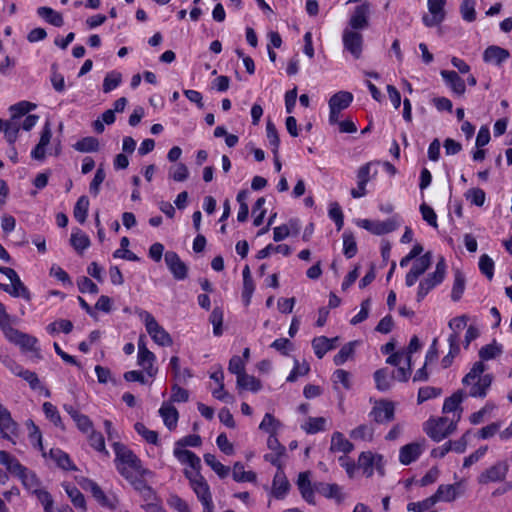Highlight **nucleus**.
Here are the masks:
<instances>
[{
  "label": "nucleus",
  "mask_w": 512,
  "mask_h": 512,
  "mask_svg": "<svg viewBox=\"0 0 512 512\" xmlns=\"http://www.w3.org/2000/svg\"><path fill=\"white\" fill-rule=\"evenodd\" d=\"M0 328L5 338L26 351L37 350V339L29 334L23 333L11 325V317L6 312L5 306L0 302Z\"/></svg>",
  "instance_id": "nucleus-1"
},
{
  "label": "nucleus",
  "mask_w": 512,
  "mask_h": 512,
  "mask_svg": "<svg viewBox=\"0 0 512 512\" xmlns=\"http://www.w3.org/2000/svg\"><path fill=\"white\" fill-rule=\"evenodd\" d=\"M112 447L117 471L131 484H134V470L139 469L140 459L131 449L120 442H114Z\"/></svg>",
  "instance_id": "nucleus-2"
},
{
  "label": "nucleus",
  "mask_w": 512,
  "mask_h": 512,
  "mask_svg": "<svg viewBox=\"0 0 512 512\" xmlns=\"http://www.w3.org/2000/svg\"><path fill=\"white\" fill-rule=\"evenodd\" d=\"M485 370V365L482 361L474 363L471 370L464 376L462 383L464 385H471L469 395L471 397L484 398L487 390L491 386L492 376L490 374L482 375Z\"/></svg>",
  "instance_id": "nucleus-3"
},
{
  "label": "nucleus",
  "mask_w": 512,
  "mask_h": 512,
  "mask_svg": "<svg viewBox=\"0 0 512 512\" xmlns=\"http://www.w3.org/2000/svg\"><path fill=\"white\" fill-rule=\"evenodd\" d=\"M460 418V413L454 415L452 419L448 417L430 418L424 423L423 430L431 439L439 442L456 430Z\"/></svg>",
  "instance_id": "nucleus-4"
},
{
  "label": "nucleus",
  "mask_w": 512,
  "mask_h": 512,
  "mask_svg": "<svg viewBox=\"0 0 512 512\" xmlns=\"http://www.w3.org/2000/svg\"><path fill=\"white\" fill-rule=\"evenodd\" d=\"M135 313L143 321L147 333L156 344L163 347H168L173 344L170 334L157 322L150 312L141 308H135Z\"/></svg>",
  "instance_id": "nucleus-5"
},
{
  "label": "nucleus",
  "mask_w": 512,
  "mask_h": 512,
  "mask_svg": "<svg viewBox=\"0 0 512 512\" xmlns=\"http://www.w3.org/2000/svg\"><path fill=\"white\" fill-rule=\"evenodd\" d=\"M446 271V261L444 257L441 256L436 264L435 271L429 273L419 282L416 295V301L418 303L422 302L430 291H432L435 287L443 282L446 276Z\"/></svg>",
  "instance_id": "nucleus-6"
},
{
  "label": "nucleus",
  "mask_w": 512,
  "mask_h": 512,
  "mask_svg": "<svg viewBox=\"0 0 512 512\" xmlns=\"http://www.w3.org/2000/svg\"><path fill=\"white\" fill-rule=\"evenodd\" d=\"M184 473L189 479L190 486L202 506H214L210 487L206 479L199 472L192 473L186 470Z\"/></svg>",
  "instance_id": "nucleus-7"
},
{
  "label": "nucleus",
  "mask_w": 512,
  "mask_h": 512,
  "mask_svg": "<svg viewBox=\"0 0 512 512\" xmlns=\"http://www.w3.org/2000/svg\"><path fill=\"white\" fill-rule=\"evenodd\" d=\"M353 98V94L348 91H339L330 97L328 101V122L330 125H336V123H338L341 112L351 105Z\"/></svg>",
  "instance_id": "nucleus-8"
},
{
  "label": "nucleus",
  "mask_w": 512,
  "mask_h": 512,
  "mask_svg": "<svg viewBox=\"0 0 512 512\" xmlns=\"http://www.w3.org/2000/svg\"><path fill=\"white\" fill-rule=\"evenodd\" d=\"M359 225L375 235H383L395 231L400 226V218L397 215L384 221L363 219Z\"/></svg>",
  "instance_id": "nucleus-9"
},
{
  "label": "nucleus",
  "mask_w": 512,
  "mask_h": 512,
  "mask_svg": "<svg viewBox=\"0 0 512 512\" xmlns=\"http://www.w3.org/2000/svg\"><path fill=\"white\" fill-rule=\"evenodd\" d=\"M357 466L363 470L366 477L373 475L374 467L381 475H384L383 457L379 454H373L370 451L362 452L358 457Z\"/></svg>",
  "instance_id": "nucleus-10"
},
{
  "label": "nucleus",
  "mask_w": 512,
  "mask_h": 512,
  "mask_svg": "<svg viewBox=\"0 0 512 512\" xmlns=\"http://www.w3.org/2000/svg\"><path fill=\"white\" fill-rule=\"evenodd\" d=\"M464 492L465 488L463 481H458L454 484L440 485L435 494L432 495V498L435 500V503L439 501L452 502L463 495Z\"/></svg>",
  "instance_id": "nucleus-11"
},
{
  "label": "nucleus",
  "mask_w": 512,
  "mask_h": 512,
  "mask_svg": "<svg viewBox=\"0 0 512 512\" xmlns=\"http://www.w3.org/2000/svg\"><path fill=\"white\" fill-rule=\"evenodd\" d=\"M344 49L348 51L354 59H359L363 51V36L361 33L353 30H344L343 36Z\"/></svg>",
  "instance_id": "nucleus-12"
},
{
  "label": "nucleus",
  "mask_w": 512,
  "mask_h": 512,
  "mask_svg": "<svg viewBox=\"0 0 512 512\" xmlns=\"http://www.w3.org/2000/svg\"><path fill=\"white\" fill-rule=\"evenodd\" d=\"M447 0H427L430 15L423 16V23L427 27L439 25L445 19V4Z\"/></svg>",
  "instance_id": "nucleus-13"
},
{
  "label": "nucleus",
  "mask_w": 512,
  "mask_h": 512,
  "mask_svg": "<svg viewBox=\"0 0 512 512\" xmlns=\"http://www.w3.org/2000/svg\"><path fill=\"white\" fill-rule=\"evenodd\" d=\"M167 268L176 280H184L188 276V267L174 251H167L164 255Z\"/></svg>",
  "instance_id": "nucleus-14"
},
{
  "label": "nucleus",
  "mask_w": 512,
  "mask_h": 512,
  "mask_svg": "<svg viewBox=\"0 0 512 512\" xmlns=\"http://www.w3.org/2000/svg\"><path fill=\"white\" fill-rule=\"evenodd\" d=\"M395 407L391 401L382 400L373 406L370 417L377 423H386L394 419Z\"/></svg>",
  "instance_id": "nucleus-15"
},
{
  "label": "nucleus",
  "mask_w": 512,
  "mask_h": 512,
  "mask_svg": "<svg viewBox=\"0 0 512 512\" xmlns=\"http://www.w3.org/2000/svg\"><path fill=\"white\" fill-rule=\"evenodd\" d=\"M508 472V465L506 462H497L493 466L483 471L479 477L480 484H488L490 482L502 481Z\"/></svg>",
  "instance_id": "nucleus-16"
},
{
  "label": "nucleus",
  "mask_w": 512,
  "mask_h": 512,
  "mask_svg": "<svg viewBox=\"0 0 512 512\" xmlns=\"http://www.w3.org/2000/svg\"><path fill=\"white\" fill-rule=\"evenodd\" d=\"M424 448V441L413 442L402 446L399 451V461L403 465L411 464L420 457Z\"/></svg>",
  "instance_id": "nucleus-17"
},
{
  "label": "nucleus",
  "mask_w": 512,
  "mask_h": 512,
  "mask_svg": "<svg viewBox=\"0 0 512 512\" xmlns=\"http://www.w3.org/2000/svg\"><path fill=\"white\" fill-rule=\"evenodd\" d=\"M52 138V131L49 122H46L42 128L40 140L35 148L31 151V157L35 160L42 161L46 155V147L49 145Z\"/></svg>",
  "instance_id": "nucleus-18"
},
{
  "label": "nucleus",
  "mask_w": 512,
  "mask_h": 512,
  "mask_svg": "<svg viewBox=\"0 0 512 512\" xmlns=\"http://www.w3.org/2000/svg\"><path fill=\"white\" fill-rule=\"evenodd\" d=\"M337 341H338V337H334V338H327L326 336L315 337L312 340V347H313L315 355L319 359H322L328 351L336 348Z\"/></svg>",
  "instance_id": "nucleus-19"
},
{
  "label": "nucleus",
  "mask_w": 512,
  "mask_h": 512,
  "mask_svg": "<svg viewBox=\"0 0 512 512\" xmlns=\"http://www.w3.org/2000/svg\"><path fill=\"white\" fill-rule=\"evenodd\" d=\"M441 76L451 90L458 95L465 93L466 87L464 80L455 71L442 70Z\"/></svg>",
  "instance_id": "nucleus-20"
},
{
  "label": "nucleus",
  "mask_w": 512,
  "mask_h": 512,
  "mask_svg": "<svg viewBox=\"0 0 512 512\" xmlns=\"http://www.w3.org/2000/svg\"><path fill=\"white\" fill-rule=\"evenodd\" d=\"M156 361V356L149 349H145L138 353L137 363L139 366L143 368L146 374L150 377H155L158 372V369L154 366Z\"/></svg>",
  "instance_id": "nucleus-21"
},
{
  "label": "nucleus",
  "mask_w": 512,
  "mask_h": 512,
  "mask_svg": "<svg viewBox=\"0 0 512 512\" xmlns=\"http://www.w3.org/2000/svg\"><path fill=\"white\" fill-rule=\"evenodd\" d=\"M159 414L162 417L165 426L170 431L176 428L179 414L177 409L171 403L163 402L159 409Z\"/></svg>",
  "instance_id": "nucleus-22"
},
{
  "label": "nucleus",
  "mask_w": 512,
  "mask_h": 512,
  "mask_svg": "<svg viewBox=\"0 0 512 512\" xmlns=\"http://www.w3.org/2000/svg\"><path fill=\"white\" fill-rule=\"evenodd\" d=\"M369 4L363 3L357 6L350 18V26L353 29H364L368 26Z\"/></svg>",
  "instance_id": "nucleus-23"
},
{
  "label": "nucleus",
  "mask_w": 512,
  "mask_h": 512,
  "mask_svg": "<svg viewBox=\"0 0 512 512\" xmlns=\"http://www.w3.org/2000/svg\"><path fill=\"white\" fill-rule=\"evenodd\" d=\"M509 57L510 53L508 50L494 45L486 48V50L483 53V60L485 62L494 63L496 65H501Z\"/></svg>",
  "instance_id": "nucleus-24"
},
{
  "label": "nucleus",
  "mask_w": 512,
  "mask_h": 512,
  "mask_svg": "<svg viewBox=\"0 0 512 512\" xmlns=\"http://www.w3.org/2000/svg\"><path fill=\"white\" fill-rule=\"evenodd\" d=\"M0 426L12 439L18 436V425L12 419L10 412L2 404H0Z\"/></svg>",
  "instance_id": "nucleus-25"
},
{
  "label": "nucleus",
  "mask_w": 512,
  "mask_h": 512,
  "mask_svg": "<svg viewBox=\"0 0 512 512\" xmlns=\"http://www.w3.org/2000/svg\"><path fill=\"white\" fill-rule=\"evenodd\" d=\"M173 454L181 464H187L192 469L196 470V472L199 471L201 467V460L194 452L186 449L174 448Z\"/></svg>",
  "instance_id": "nucleus-26"
},
{
  "label": "nucleus",
  "mask_w": 512,
  "mask_h": 512,
  "mask_svg": "<svg viewBox=\"0 0 512 512\" xmlns=\"http://www.w3.org/2000/svg\"><path fill=\"white\" fill-rule=\"evenodd\" d=\"M62 486L74 507L85 512L87 510L86 500L81 491L69 483H64Z\"/></svg>",
  "instance_id": "nucleus-27"
},
{
  "label": "nucleus",
  "mask_w": 512,
  "mask_h": 512,
  "mask_svg": "<svg viewBox=\"0 0 512 512\" xmlns=\"http://www.w3.org/2000/svg\"><path fill=\"white\" fill-rule=\"evenodd\" d=\"M289 482L282 471H277L273 478L272 495L277 499H283L289 490Z\"/></svg>",
  "instance_id": "nucleus-28"
},
{
  "label": "nucleus",
  "mask_w": 512,
  "mask_h": 512,
  "mask_svg": "<svg viewBox=\"0 0 512 512\" xmlns=\"http://www.w3.org/2000/svg\"><path fill=\"white\" fill-rule=\"evenodd\" d=\"M314 489L326 498L335 499L338 503L343 500L341 489L337 484L319 482L314 485Z\"/></svg>",
  "instance_id": "nucleus-29"
},
{
  "label": "nucleus",
  "mask_w": 512,
  "mask_h": 512,
  "mask_svg": "<svg viewBox=\"0 0 512 512\" xmlns=\"http://www.w3.org/2000/svg\"><path fill=\"white\" fill-rule=\"evenodd\" d=\"M298 488L302 497L310 504H314V489L311 486L308 472H302L298 476Z\"/></svg>",
  "instance_id": "nucleus-30"
},
{
  "label": "nucleus",
  "mask_w": 512,
  "mask_h": 512,
  "mask_svg": "<svg viewBox=\"0 0 512 512\" xmlns=\"http://www.w3.org/2000/svg\"><path fill=\"white\" fill-rule=\"evenodd\" d=\"M354 445L347 440L341 432H334L331 437L330 450L332 452H343L345 454L353 451Z\"/></svg>",
  "instance_id": "nucleus-31"
},
{
  "label": "nucleus",
  "mask_w": 512,
  "mask_h": 512,
  "mask_svg": "<svg viewBox=\"0 0 512 512\" xmlns=\"http://www.w3.org/2000/svg\"><path fill=\"white\" fill-rule=\"evenodd\" d=\"M17 477L21 480L23 486L30 492L35 493L40 489L41 482L37 475L33 471L27 469L25 466L23 467V471H21Z\"/></svg>",
  "instance_id": "nucleus-32"
},
{
  "label": "nucleus",
  "mask_w": 512,
  "mask_h": 512,
  "mask_svg": "<svg viewBox=\"0 0 512 512\" xmlns=\"http://www.w3.org/2000/svg\"><path fill=\"white\" fill-rule=\"evenodd\" d=\"M37 14L39 17L44 19L47 23L55 26L61 27L64 25V19L61 13L55 11L54 9L46 6H41L37 9Z\"/></svg>",
  "instance_id": "nucleus-33"
},
{
  "label": "nucleus",
  "mask_w": 512,
  "mask_h": 512,
  "mask_svg": "<svg viewBox=\"0 0 512 512\" xmlns=\"http://www.w3.org/2000/svg\"><path fill=\"white\" fill-rule=\"evenodd\" d=\"M0 464L5 466L7 471L15 476L23 471V465L11 454L1 450L0 451Z\"/></svg>",
  "instance_id": "nucleus-34"
},
{
  "label": "nucleus",
  "mask_w": 512,
  "mask_h": 512,
  "mask_svg": "<svg viewBox=\"0 0 512 512\" xmlns=\"http://www.w3.org/2000/svg\"><path fill=\"white\" fill-rule=\"evenodd\" d=\"M70 243L78 253H82L90 246V239L83 231L77 228L72 231Z\"/></svg>",
  "instance_id": "nucleus-35"
},
{
  "label": "nucleus",
  "mask_w": 512,
  "mask_h": 512,
  "mask_svg": "<svg viewBox=\"0 0 512 512\" xmlns=\"http://www.w3.org/2000/svg\"><path fill=\"white\" fill-rule=\"evenodd\" d=\"M465 275L459 269L454 270V282L451 291V298L453 301H459L465 290Z\"/></svg>",
  "instance_id": "nucleus-36"
},
{
  "label": "nucleus",
  "mask_w": 512,
  "mask_h": 512,
  "mask_svg": "<svg viewBox=\"0 0 512 512\" xmlns=\"http://www.w3.org/2000/svg\"><path fill=\"white\" fill-rule=\"evenodd\" d=\"M237 386L240 389L250 390L252 392H257L262 387L259 379L247 373H243L237 377Z\"/></svg>",
  "instance_id": "nucleus-37"
},
{
  "label": "nucleus",
  "mask_w": 512,
  "mask_h": 512,
  "mask_svg": "<svg viewBox=\"0 0 512 512\" xmlns=\"http://www.w3.org/2000/svg\"><path fill=\"white\" fill-rule=\"evenodd\" d=\"M377 163L368 162L362 165L357 171V184L365 185L369 182L372 177H375L378 173L375 166Z\"/></svg>",
  "instance_id": "nucleus-38"
},
{
  "label": "nucleus",
  "mask_w": 512,
  "mask_h": 512,
  "mask_svg": "<svg viewBox=\"0 0 512 512\" xmlns=\"http://www.w3.org/2000/svg\"><path fill=\"white\" fill-rule=\"evenodd\" d=\"M169 366L172 369L174 378L178 382L185 383L189 378L193 376L189 368H184L183 370H180V359L177 356L171 357Z\"/></svg>",
  "instance_id": "nucleus-39"
},
{
  "label": "nucleus",
  "mask_w": 512,
  "mask_h": 512,
  "mask_svg": "<svg viewBox=\"0 0 512 512\" xmlns=\"http://www.w3.org/2000/svg\"><path fill=\"white\" fill-rule=\"evenodd\" d=\"M49 456L57 463L58 467L64 470H76L69 455L60 449H51Z\"/></svg>",
  "instance_id": "nucleus-40"
},
{
  "label": "nucleus",
  "mask_w": 512,
  "mask_h": 512,
  "mask_svg": "<svg viewBox=\"0 0 512 512\" xmlns=\"http://www.w3.org/2000/svg\"><path fill=\"white\" fill-rule=\"evenodd\" d=\"M326 422L324 417H309L301 428L308 434H315L326 429Z\"/></svg>",
  "instance_id": "nucleus-41"
},
{
  "label": "nucleus",
  "mask_w": 512,
  "mask_h": 512,
  "mask_svg": "<svg viewBox=\"0 0 512 512\" xmlns=\"http://www.w3.org/2000/svg\"><path fill=\"white\" fill-rule=\"evenodd\" d=\"M204 461L220 478H225L229 475L230 468L219 462L215 455L206 453Z\"/></svg>",
  "instance_id": "nucleus-42"
},
{
  "label": "nucleus",
  "mask_w": 512,
  "mask_h": 512,
  "mask_svg": "<svg viewBox=\"0 0 512 512\" xmlns=\"http://www.w3.org/2000/svg\"><path fill=\"white\" fill-rule=\"evenodd\" d=\"M20 128L21 122L17 121L16 119L10 118L9 120L5 121L3 132L5 139L10 145H13L16 142Z\"/></svg>",
  "instance_id": "nucleus-43"
},
{
  "label": "nucleus",
  "mask_w": 512,
  "mask_h": 512,
  "mask_svg": "<svg viewBox=\"0 0 512 512\" xmlns=\"http://www.w3.org/2000/svg\"><path fill=\"white\" fill-rule=\"evenodd\" d=\"M88 209H89L88 197L85 195L79 197L74 206V209H73L74 218L79 223L83 224L86 221Z\"/></svg>",
  "instance_id": "nucleus-44"
},
{
  "label": "nucleus",
  "mask_w": 512,
  "mask_h": 512,
  "mask_svg": "<svg viewBox=\"0 0 512 512\" xmlns=\"http://www.w3.org/2000/svg\"><path fill=\"white\" fill-rule=\"evenodd\" d=\"M73 148L76 151L83 153L96 152L99 150V141L95 137L89 136L84 137L81 140L77 141Z\"/></svg>",
  "instance_id": "nucleus-45"
},
{
  "label": "nucleus",
  "mask_w": 512,
  "mask_h": 512,
  "mask_svg": "<svg viewBox=\"0 0 512 512\" xmlns=\"http://www.w3.org/2000/svg\"><path fill=\"white\" fill-rule=\"evenodd\" d=\"M232 477L236 482H254L256 480V474L252 471H245L241 462L234 464Z\"/></svg>",
  "instance_id": "nucleus-46"
},
{
  "label": "nucleus",
  "mask_w": 512,
  "mask_h": 512,
  "mask_svg": "<svg viewBox=\"0 0 512 512\" xmlns=\"http://www.w3.org/2000/svg\"><path fill=\"white\" fill-rule=\"evenodd\" d=\"M36 108V104L28 101H20L12 106L9 110L12 113L11 118L20 121L21 117L29 113L31 110Z\"/></svg>",
  "instance_id": "nucleus-47"
},
{
  "label": "nucleus",
  "mask_w": 512,
  "mask_h": 512,
  "mask_svg": "<svg viewBox=\"0 0 512 512\" xmlns=\"http://www.w3.org/2000/svg\"><path fill=\"white\" fill-rule=\"evenodd\" d=\"M9 294L13 297H21L26 301L31 300V293L23 284L19 276L12 281Z\"/></svg>",
  "instance_id": "nucleus-48"
},
{
  "label": "nucleus",
  "mask_w": 512,
  "mask_h": 512,
  "mask_svg": "<svg viewBox=\"0 0 512 512\" xmlns=\"http://www.w3.org/2000/svg\"><path fill=\"white\" fill-rule=\"evenodd\" d=\"M356 341L345 344L339 352L334 356V364L337 366L343 365L355 352Z\"/></svg>",
  "instance_id": "nucleus-49"
},
{
  "label": "nucleus",
  "mask_w": 512,
  "mask_h": 512,
  "mask_svg": "<svg viewBox=\"0 0 512 512\" xmlns=\"http://www.w3.org/2000/svg\"><path fill=\"white\" fill-rule=\"evenodd\" d=\"M281 423L270 413H266L262 419L259 429L268 433L269 435L277 434Z\"/></svg>",
  "instance_id": "nucleus-50"
},
{
  "label": "nucleus",
  "mask_w": 512,
  "mask_h": 512,
  "mask_svg": "<svg viewBox=\"0 0 512 512\" xmlns=\"http://www.w3.org/2000/svg\"><path fill=\"white\" fill-rule=\"evenodd\" d=\"M122 82V75L118 71H110L103 80V92L109 93L116 89Z\"/></svg>",
  "instance_id": "nucleus-51"
},
{
  "label": "nucleus",
  "mask_w": 512,
  "mask_h": 512,
  "mask_svg": "<svg viewBox=\"0 0 512 512\" xmlns=\"http://www.w3.org/2000/svg\"><path fill=\"white\" fill-rule=\"evenodd\" d=\"M373 435L374 428L366 424L359 425L350 432V437L354 440L371 441Z\"/></svg>",
  "instance_id": "nucleus-52"
},
{
  "label": "nucleus",
  "mask_w": 512,
  "mask_h": 512,
  "mask_svg": "<svg viewBox=\"0 0 512 512\" xmlns=\"http://www.w3.org/2000/svg\"><path fill=\"white\" fill-rule=\"evenodd\" d=\"M27 426L29 428L30 441L32 442L34 447L38 448L42 452V456L46 457V452L44 451L43 444H42V435H41V432H40L38 426H36L34 424V422L31 420L29 422H27Z\"/></svg>",
  "instance_id": "nucleus-53"
},
{
  "label": "nucleus",
  "mask_w": 512,
  "mask_h": 512,
  "mask_svg": "<svg viewBox=\"0 0 512 512\" xmlns=\"http://www.w3.org/2000/svg\"><path fill=\"white\" fill-rule=\"evenodd\" d=\"M392 376L390 377L386 369H379L374 373V380L379 391H387L391 387Z\"/></svg>",
  "instance_id": "nucleus-54"
},
{
  "label": "nucleus",
  "mask_w": 512,
  "mask_h": 512,
  "mask_svg": "<svg viewBox=\"0 0 512 512\" xmlns=\"http://www.w3.org/2000/svg\"><path fill=\"white\" fill-rule=\"evenodd\" d=\"M357 244L355 238L352 233L344 232L343 233V253L344 255L350 259L357 254Z\"/></svg>",
  "instance_id": "nucleus-55"
},
{
  "label": "nucleus",
  "mask_w": 512,
  "mask_h": 512,
  "mask_svg": "<svg viewBox=\"0 0 512 512\" xmlns=\"http://www.w3.org/2000/svg\"><path fill=\"white\" fill-rule=\"evenodd\" d=\"M21 378H23L24 380H26L31 389L33 390H44V394L46 397H49L50 396V392L48 389L44 388V386L41 385V382L37 376V374L33 371H30V370H27V369H24L23 373L21 374L20 376Z\"/></svg>",
  "instance_id": "nucleus-56"
},
{
  "label": "nucleus",
  "mask_w": 512,
  "mask_h": 512,
  "mask_svg": "<svg viewBox=\"0 0 512 512\" xmlns=\"http://www.w3.org/2000/svg\"><path fill=\"white\" fill-rule=\"evenodd\" d=\"M502 353V346L493 342L483 346L479 351V357L483 361L491 360Z\"/></svg>",
  "instance_id": "nucleus-57"
},
{
  "label": "nucleus",
  "mask_w": 512,
  "mask_h": 512,
  "mask_svg": "<svg viewBox=\"0 0 512 512\" xmlns=\"http://www.w3.org/2000/svg\"><path fill=\"white\" fill-rule=\"evenodd\" d=\"M463 400L461 391L455 392L452 396L445 399L442 411L443 413L456 412Z\"/></svg>",
  "instance_id": "nucleus-58"
},
{
  "label": "nucleus",
  "mask_w": 512,
  "mask_h": 512,
  "mask_svg": "<svg viewBox=\"0 0 512 512\" xmlns=\"http://www.w3.org/2000/svg\"><path fill=\"white\" fill-rule=\"evenodd\" d=\"M431 262H432V254H431V252H426L424 255L420 256L414 262L413 266L411 267V270L421 276L430 267Z\"/></svg>",
  "instance_id": "nucleus-59"
},
{
  "label": "nucleus",
  "mask_w": 512,
  "mask_h": 512,
  "mask_svg": "<svg viewBox=\"0 0 512 512\" xmlns=\"http://www.w3.org/2000/svg\"><path fill=\"white\" fill-rule=\"evenodd\" d=\"M136 432L141 435L148 443L158 445V433L149 430L143 423L137 422L134 426Z\"/></svg>",
  "instance_id": "nucleus-60"
},
{
  "label": "nucleus",
  "mask_w": 512,
  "mask_h": 512,
  "mask_svg": "<svg viewBox=\"0 0 512 512\" xmlns=\"http://www.w3.org/2000/svg\"><path fill=\"white\" fill-rule=\"evenodd\" d=\"M209 320L213 325V333L215 336L222 335L223 310L215 307L210 314Z\"/></svg>",
  "instance_id": "nucleus-61"
},
{
  "label": "nucleus",
  "mask_w": 512,
  "mask_h": 512,
  "mask_svg": "<svg viewBox=\"0 0 512 512\" xmlns=\"http://www.w3.org/2000/svg\"><path fill=\"white\" fill-rule=\"evenodd\" d=\"M266 133H267L268 142H269L270 146L272 147V153L276 154V152H278V150H279L280 139L278 136L277 129L271 121L267 122Z\"/></svg>",
  "instance_id": "nucleus-62"
},
{
  "label": "nucleus",
  "mask_w": 512,
  "mask_h": 512,
  "mask_svg": "<svg viewBox=\"0 0 512 512\" xmlns=\"http://www.w3.org/2000/svg\"><path fill=\"white\" fill-rule=\"evenodd\" d=\"M479 269L489 280L494 276V261L487 254H483L479 259Z\"/></svg>",
  "instance_id": "nucleus-63"
},
{
  "label": "nucleus",
  "mask_w": 512,
  "mask_h": 512,
  "mask_svg": "<svg viewBox=\"0 0 512 512\" xmlns=\"http://www.w3.org/2000/svg\"><path fill=\"white\" fill-rule=\"evenodd\" d=\"M465 196L471 204L479 207L484 205L486 199V194L481 188H471L466 192Z\"/></svg>",
  "instance_id": "nucleus-64"
}]
</instances>
